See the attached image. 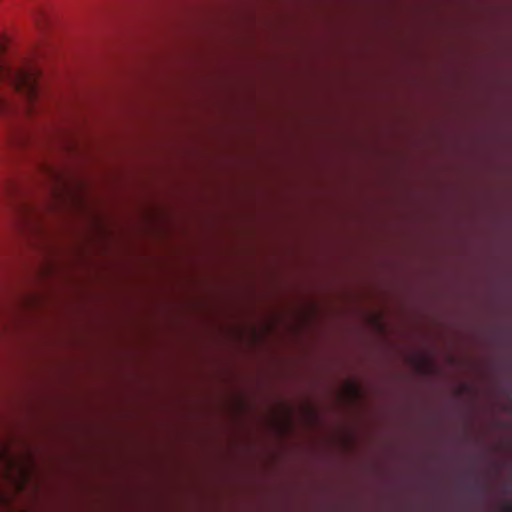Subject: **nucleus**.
Returning a JSON list of instances; mask_svg holds the SVG:
<instances>
[{"label":"nucleus","instance_id":"1","mask_svg":"<svg viewBox=\"0 0 512 512\" xmlns=\"http://www.w3.org/2000/svg\"><path fill=\"white\" fill-rule=\"evenodd\" d=\"M35 56L12 51L0 36V118L22 122L41 110Z\"/></svg>","mask_w":512,"mask_h":512},{"label":"nucleus","instance_id":"2","mask_svg":"<svg viewBox=\"0 0 512 512\" xmlns=\"http://www.w3.org/2000/svg\"><path fill=\"white\" fill-rule=\"evenodd\" d=\"M12 189V184L9 181H0V195L9 194L12 191Z\"/></svg>","mask_w":512,"mask_h":512},{"label":"nucleus","instance_id":"3","mask_svg":"<svg viewBox=\"0 0 512 512\" xmlns=\"http://www.w3.org/2000/svg\"><path fill=\"white\" fill-rule=\"evenodd\" d=\"M503 512H512V505L511 504H507L504 507Z\"/></svg>","mask_w":512,"mask_h":512},{"label":"nucleus","instance_id":"4","mask_svg":"<svg viewBox=\"0 0 512 512\" xmlns=\"http://www.w3.org/2000/svg\"><path fill=\"white\" fill-rule=\"evenodd\" d=\"M27 210H29V207H24V213H27Z\"/></svg>","mask_w":512,"mask_h":512},{"label":"nucleus","instance_id":"5","mask_svg":"<svg viewBox=\"0 0 512 512\" xmlns=\"http://www.w3.org/2000/svg\"><path fill=\"white\" fill-rule=\"evenodd\" d=\"M27 210H29V207H24V213H27Z\"/></svg>","mask_w":512,"mask_h":512},{"label":"nucleus","instance_id":"6","mask_svg":"<svg viewBox=\"0 0 512 512\" xmlns=\"http://www.w3.org/2000/svg\"><path fill=\"white\" fill-rule=\"evenodd\" d=\"M27 210H29V207H24V213H27Z\"/></svg>","mask_w":512,"mask_h":512}]
</instances>
